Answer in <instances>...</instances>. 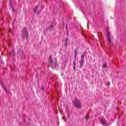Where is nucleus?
<instances>
[{
  "instance_id": "nucleus-4",
  "label": "nucleus",
  "mask_w": 126,
  "mask_h": 126,
  "mask_svg": "<svg viewBox=\"0 0 126 126\" xmlns=\"http://www.w3.org/2000/svg\"><path fill=\"white\" fill-rule=\"evenodd\" d=\"M0 84L2 86L3 89H4V90L5 91L6 93H7V94H9V93H10V90L6 89V86L4 85L2 82H1Z\"/></svg>"
},
{
  "instance_id": "nucleus-6",
  "label": "nucleus",
  "mask_w": 126,
  "mask_h": 126,
  "mask_svg": "<svg viewBox=\"0 0 126 126\" xmlns=\"http://www.w3.org/2000/svg\"><path fill=\"white\" fill-rule=\"evenodd\" d=\"M80 63V67L81 68L82 66H83V64L84 63V60H81Z\"/></svg>"
},
{
  "instance_id": "nucleus-11",
  "label": "nucleus",
  "mask_w": 126,
  "mask_h": 126,
  "mask_svg": "<svg viewBox=\"0 0 126 126\" xmlns=\"http://www.w3.org/2000/svg\"><path fill=\"white\" fill-rule=\"evenodd\" d=\"M76 63H75V61L73 63V67H74V69H75L76 68Z\"/></svg>"
},
{
  "instance_id": "nucleus-17",
  "label": "nucleus",
  "mask_w": 126,
  "mask_h": 126,
  "mask_svg": "<svg viewBox=\"0 0 126 126\" xmlns=\"http://www.w3.org/2000/svg\"><path fill=\"white\" fill-rule=\"evenodd\" d=\"M19 54H20V51H19L17 52V56H19Z\"/></svg>"
},
{
  "instance_id": "nucleus-23",
  "label": "nucleus",
  "mask_w": 126,
  "mask_h": 126,
  "mask_svg": "<svg viewBox=\"0 0 126 126\" xmlns=\"http://www.w3.org/2000/svg\"><path fill=\"white\" fill-rule=\"evenodd\" d=\"M21 53H23V52H22V51H21Z\"/></svg>"
},
{
  "instance_id": "nucleus-14",
  "label": "nucleus",
  "mask_w": 126,
  "mask_h": 126,
  "mask_svg": "<svg viewBox=\"0 0 126 126\" xmlns=\"http://www.w3.org/2000/svg\"><path fill=\"white\" fill-rule=\"evenodd\" d=\"M12 54H13V56H15V53H14V51H13L12 52L11 54H10V55L11 56V55H12Z\"/></svg>"
},
{
  "instance_id": "nucleus-15",
  "label": "nucleus",
  "mask_w": 126,
  "mask_h": 126,
  "mask_svg": "<svg viewBox=\"0 0 126 126\" xmlns=\"http://www.w3.org/2000/svg\"><path fill=\"white\" fill-rule=\"evenodd\" d=\"M103 67L104 68L107 67V64H106V63L103 64Z\"/></svg>"
},
{
  "instance_id": "nucleus-22",
  "label": "nucleus",
  "mask_w": 126,
  "mask_h": 126,
  "mask_svg": "<svg viewBox=\"0 0 126 126\" xmlns=\"http://www.w3.org/2000/svg\"><path fill=\"white\" fill-rule=\"evenodd\" d=\"M38 13V14H39V12H38V13Z\"/></svg>"
},
{
  "instance_id": "nucleus-3",
  "label": "nucleus",
  "mask_w": 126,
  "mask_h": 126,
  "mask_svg": "<svg viewBox=\"0 0 126 126\" xmlns=\"http://www.w3.org/2000/svg\"><path fill=\"white\" fill-rule=\"evenodd\" d=\"M100 123L102 126H110L111 124L107 123L106 119L105 118H102L100 119Z\"/></svg>"
},
{
  "instance_id": "nucleus-7",
  "label": "nucleus",
  "mask_w": 126,
  "mask_h": 126,
  "mask_svg": "<svg viewBox=\"0 0 126 126\" xmlns=\"http://www.w3.org/2000/svg\"><path fill=\"white\" fill-rule=\"evenodd\" d=\"M49 63L50 64H52V63H53V59H52V56H50L49 57Z\"/></svg>"
},
{
  "instance_id": "nucleus-9",
  "label": "nucleus",
  "mask_w": 126,
  "mask_h": 126,
  "mask_svg": "<svg viewBox=\"0 0 126 126\" xmlns=\"http://www.w3.org/2000/svg\"><path fill=\"white\" fill-rule=\"evenodd\" d=\"M75 59H76V58L77 57V49H75Z\"/></svg>"
},
{
  "instance_id": "nucleus-16",
  "label": "nucleus",
  "mask_w": 126,
  "mask_h": 126,
  "mask_svg": "<svg viewBox=\"0 0 126 126\" xmlns=\"http://www.w3.org/2000/svg\"><path fill=\"white\" fill-rule=\"evenodd\" d=\"M63 119L64 120V122H66V120H65V117H63Z\"/></svg>"
},
{
  "instance_id": "nucleus-8",
  "label": "nucleus",
  "mask_w": 126,
  "mask_h": 126,
  "mask_svg": "<svg viewBox=\"0 0 126 126\" xmlns=\"http://www.w3.org/2000/svg\"><path fill=\"white\" fill-rule=\"evenodd\" d=\"M54 30V27L53 26H50L47 29V30H49V31H52V30Z\"/></svg>"
},
{
  "instance_id": "nucleus-24",
  "label": "nucleus",
  "mask_w": 126,
  "mask_h": 126,
  "mask_svg": "<svg viewBox=\"0 0 126 126\" xmlns=\"http://www.w3.org/2000/svg\"><path fill=\"white\" fill-rule=\"evenodd\" d=\"M1 63H2V62H1Z\"/></svg>"
},
{
  "instance_id": "nucleus-10",
  "label": "nucleus",
  "mask_w": 126,
  "mask_h": 126,
  "mask_svg": "<svg viewBox=\"0 0 126 126\" xmlns=\"http://www.w3.org/2000/svg\"><path fill=\"white\" fill-rule=\"evenodd\" d=\"M84 57H85V54H83L81 56V60H84Z\"/></svg>"
},
{
  "instance_id": "nucleus-20",
  "label": "nucleus",
  "mask_w": 126,
  "mask_h": 126,
  "mask_svg": "<svg viewBox=\"0 0 126 126\" xmlns=\"http://www.w3.org/2000/svg\"><path fill=\"white\" fill-rule=\"evenodd\" d=\"M12 8L13 11H15V10L14 9V8H13V7H12Z\"/></svg>"
},
{
  "instance_id": "nucleus-21",
  "label": "nucleus",
  "mask_w": 126,
  "mask_h": 126,
  "mask_svg": "<svg viewBox=\"0 0 126 126\" xmlns=\"http://www.w3.org/2000/svg\"><path fill=\"white\" fill-rule=\"evenodd\" d=\"M88 118H89V116L88 115H87V117H86V120H87V119H88Z\"/></svg>"
},
{
  "instance_id": "nucleus-13",
  "label": "nucleus",
  "mask_w": 126,
  "mask_h": 126,
  "mask_svg": "<svg viewBox=\"0 0 126 126\" xmlns=\"http://www.w3.org/2000/svg\"><path fill=\"white\" fill-rule=\"evenodd\" d=\"M8 35H10V34H11V29H9L8 30Z\"/></svg>"
},
{
  "instance_id": "nucleus-5",
  "label": "nucleus",
  "mask_w": 126,
  "mask_h": 126,
  "mask_svg": "<svg viewBox=\"0 0 126 126\" xmlns=\"http://www.w3.org/2000/svg\"><path fill=\"white\" fill-rule=\"evenodd\" d=\"M107 38H108V41L109 43L111 42V37H110V32H107Z\"/></svg>"
},
{
  "instance_id": "nucleus-1",
  "label": "nucleus",
  "mask_w": 126,
  "mask_h": 126,
  "mask_svg": "<svg viewBox=\"0 0 126 126\" xmlns=\"http://www.w3.org/2000/svg\"><path fill=\"white\" fill-rule=\"evenodd\" d=\"M22 37L23 39H27L28 38V33L27 32V29L24 28L22 32Z\"/></svg>"
},
{
  "instance_id": "nucleus-18",
  "label": "nucleus",
  "mask_w": 126,
  "mask_h": 126,
  "mask_svg": "<svg viewBox=\"0 0 126 126\" xmlns=\"http://www.w3.org/2000/svg\"><path fill=\"white\" fill-rule=\"evenodd\" d=\"M45 89V88H44V86L41 87V90H44Z\"/></svg>"
},
{
  "instance_id": "nucleus-19",
  "label": "nucleus",
  "mask_w": 126,
  "mask_h": 126,
  "mask_svg": "<svg viewBox=\"0 0 126 126\" xmlns=\"http://www.w3.org/2000/svg\"><path fill=\"white\" fill-rule=\"evenodd\" d=\"M110 85V82H107V86H109Z\"/></svg>"
},
{
  "instance_id": "nucleus-2",
  "label": "nucleus",
  "mask_w": 126,
  "mask_h": 126,
  "mask_svg": "<svg viewBox=\"0 0 126 126\" xmlns=\"http://www.w3.org/2000/svg\"><path fill=\"white\" fill-rule=\"evenodd\" d=\"M74 105L76 108H81V103L78 99H75L73 101Z\"/></svg>"
},
{
  "instance_id": "nucleus-12",
  "label": "nucleus",
  "mask_w": 126,
  "mask_h": 126,
  "mask_svg": "<svg viewBox=\"0 0 126 126\" xmlns=\"http://www.w3.org/2000/svg\"><path fill=\"white\" fill-rule=\"evenodd\" d=\"M37 9H38V6H36L35 8H34V12H36V11H37Z\"/></svg>"
}]
</instances>
